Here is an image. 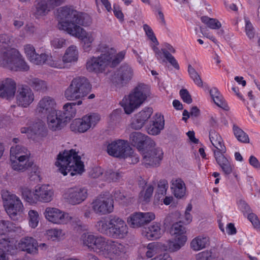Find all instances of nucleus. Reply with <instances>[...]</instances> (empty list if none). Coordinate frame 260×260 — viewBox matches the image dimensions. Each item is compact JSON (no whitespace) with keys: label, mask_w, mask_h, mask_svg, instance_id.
Here are the masks:
<instances>
[{"label":"nucleus","mask_w":260,"mask_h":260,"mask_svg":"<svg viewBox=\"0 0 260 260\" xmlns=\"http://www.w3.org/2000/svg\"><path fill=\"white\" fill-rule=\"evenodd\" d=\"M80 241L83 246L110 260H118L126 252L122 243L89 232L83 233Z\"/></svg>","instance_id":"1"},{"label":"nucleus","mask_w":260,"mask_h":260,"mask_svg":"<svg viewBox=\"0 0 260 260\" xmlns=\"http://www.w3.org/2000/svg\"><path fill=\"white\" fill-rule=\"evenodd\" d=\"M99 50L102 52L100 55L89 56L86 61L85 68L89 73L99 74L109 67H116L123 60L126 53L124 50L116 53L115 49L103 44L99 46Z\"/></svg>","instance_id":"2"},{"label":"nucleus","mask_w":260,"mask_h":260,"mask_svg":"<svg viewBox=\"0 0 260 260\" xmlns=\"http://www.w3.org/2000/svg\"><path fill=\"white\" fill-rule=\"evenodd\" d=\"M55 165L64 176L68 173L73 176L81 174L84 171L83 162L78 152L74 149L65 150L60 152L57 156Z\"/></svg>","instance_id":"3"},{"label":"nucleus","mask_w":260,"mask_h":260,"mask_svg":"<svg viewBox=\"0 0 260 260\" xmlns=\"http://www.w3.org/2000/svg\"><path fill=\"white\" fill-rule=\"evenodd\" d=\"M0 66L12 71H27L29 67L16 48L0 51Z\"/></svg>","instance_id":"4"},{"label":"nucleus","mask_w":260,"mask_h":260,"mask_svg":"<svg viewBox=\"0 0 260 260\" xmlns=\"http://www.w3.org/2000/svg\"><path fill=\"white\" fill-rule=\"evenodd\" d=\"M149 93L150 88L148 85L139 84L133 92L128 96H125L121 102L125 113L129 114L138 108L146 100Z\"/></svg>","instance_id":"5"},{"label":"nucleus","mask_w":260,"mask_h":260,"mask_svg":"<svg viewBox=\"0 0 260 260\" xmlns=\"http://www.w3.org/2000/svg\"><path fill=\"white\" fill-rule=\"evenodd\" d=\"M91 86L85 77H76L72 79L64 91V97L69 101L81 99L90 91Z\"/></svg>","instance_id":"6"},{"label":"nucleus","mask_w":260,"mask_h":260,"mask_svg":"<svg viewBox=\"0 0 260 260\" xmlns=\"http://www.w3.org/2000/svg\"><path fill=\"white\" fill-rule=\"evenodd\" d=\"M58 19V27L59 29L66 31L68 34L70 33V30L74 29L78 26L75 23L78 11L71 6H64L59 8L57 10Z\"/></svg>","instance_id":"7"},{"label":"nucleus","mask_w":260,"mask_h":260,"mask_svg":"<svg viewBox=\"0 0 260 260\" xmlns=\"http://www.w3.org/2000/svg\"><path fill=\"white\" fill-rule=\"evenodd\" d=\"M2 197L5 209L11 218L23 212L24 207L20 198L8 191H3Z\"/></svg>","instance_id":"8"},{"label":"nucleus","mask_w":260,"mask_h":260,"mask_svg":"<svg viewBox=\"0 0 260 260\" xmlns=\"http://www.w3.org/2000/svg\"><path fill=\"white\" fill-rule=\"evenodd\" d=\"M70 30L69 34L78 38L80 41L81 47L83 51L89 53L92 50L93 43L98 34V31H86L80 26Z\"/></svg>","instance_id":"9"},{"label":"nucleus","mask_w":260,"mask_h":260,"mask_svg":"<svg viewBox=\"0 0 260 260\" xmlns=\"http://www.w3.org/2000/svg\"><path fill=\"white\" fill-rule=\"evenodd\" d=\"M90 205L92 211L98 215H107L114 211V200L106 194H100L96 197Z\"/></svg>","instance_id":"10"},{"label":"nucleus","mask_w":260,"mask_h":260,"mask_svg":"<svg viewBox=\"0 0 260 260\" xmlns=\"http://www.w3.org/2000/svg\"><path fill=\"white\" fill-rule=\"evenodd\" d=\"M15 226L10 221L1 220H0V245H2L6 250L11 254H14L16 251V242L13 239L10 240L6 238V235L13 231H14Z\"/></svg>","instance_id":"11"},{"label":"nucleus","mask_w":260,"mask_h":260,"mask_svg":"<svg viewBox=\"0 0 260 260\" xmlns=\"http://www.w3.org/2000/svg\"><path fill=\"white\" fill-rule=\"evenodd\" d=\"M66 0H36L32 9V14L37 19L46 16L55 8L65 2Z\"/></svg>","instance_id":"12"},{"label":"nucleus","mask_w":260,"mask_h":260,"mask_svg":"<svg viewBox=\"0 0 260 260\" xmlns=\"http://www.w3.org/2000/svg\"><path fill=\"white\" fill-rule=\"evenodd\" d=\"M100 120L98 114L92 113L83 117L81 119H75L71 123L70 128L75 133H84L90 128L93 127Z\"/></svg>","instance_id":"13"},{"label":"nucleus","mask_w":260,"mask_h":260,"mask_svg":"<svg viewBox=\"0 0 260 260\" xmlns=\"http://www.w3.org/2000/svg\"><path fill=\"white\" fill-rule=\"evenodd\" d=\"M43 214L48 221L57 225L67 224L73 219L68 213L55 207L46 208Z\"/></svg>","instance_id":"14"},{"label":"nucleus","mask_w":260,"mask_h":260,"mask_svg":"<svg viewBox=\"0 0 260 260\" xmlns=\"http://www.w3.org/2000/svg\"><path fill=\"white\" fill-rule=\"evenodd\" d=\"M88 196V190L84 187L75 186L64 190L62 197L70 204L78 205L86 200Z\"/></svg>","instance_id":"15"},{"label":"nucleus","mask_w":260,"mask_h":260,"mask_svg":"<svg viewBox=\"0 0 260 260\" xmlns=\"http://www.w3.org/2000/svg\"><path fill=\"white\" fill-rule=\"evenodd\" d=\"M110 231L109 236L122 239L125 238L128 233V228L125 221L121 218L116 216H110Z\"/></svg>","instance_id":"16"},{"label":"nucleus","mask_w":260,"mask_h":260,"mask_svg":"<svg viewBox=\"0 0 260 260\" xmlns=\"http://www.w3.org/2000/svg\"><path fill=\"white\" fill-rule=\"evenodd\" d=\"M151 148L149 150H142V162L146 167L159 166L163 158L164 153L161 148Z\"/></svg>","instance_id":"17"},{"label":"nucleus","mask_w":260,"mask_h":260,"mask_svg":"<svg viewBox=\"0 0 260 260\" xmlns=\"http://www.w3.org/2000/svg\"><path fill=\"white\" fill-rule=\"evenodd\" d=\"M155 215L151 212H136L131 214L127 218V222L131 228H139L154 220Z\"/></svg>","instance_id":"18"},{"label":"nucleus","mask_w":260,"mask_h":260,"mask_svg":"<svg viewBox=\"0 0 260 260\" xmlns=\"http://www.w3.org/2000/svg\"><path fill=\"white\" fill-rule=\"evenodd\" d=\"M57 110V103L55 100L48 95L42 97L38 102L36 108V113L39 115L44 117L53 114Z\"/></svg>","instance_id":"19"},{"label":"nucleus","mask_w":260,"mask_h":260,"mask_svg":"<svg viewBox=\"0 0 260 260\" xmlns=\"http://www.w3.org/2000/svg\"><path fill=\"white\" fill-rule=\"evenodd\" d=\"M107 152L114 157L125 158L132 152V149L128 145L127 141L117 140L108 145Z\"/></svg>","instance_id":"20"},{"label":"nucleus","mask_w":260,"mask_h":260,"mask_svg":"<svg viewBox=\"0 0 260 260\" xmlns=\"http://www.w3.org/2000/svg\"><path fill=\"white\" fill-rule=\"evenodd\" d=\"M134 74V70L132 67L127 63H124L119 68L117 77H114L112 79V82L116 86H123L132 80Z\"/></svg>","instance_id":"21"},{"label":"nucleus","mask_w":260,"mask_h":260,"mask_svg":"<svg viewBox=\"0 0 260 260\" xmlns=\"http://www.w3.org/2000/svg\"><path fill=\"white\" fill-rule=\"evenodd\" d=\"M129 142L140 151L143 150L145 145L151 148L155 146V143L153 140L140 132L132 133L129 135Z\"/></svg>","instance_id":"22"},{"label":"nucleus","mask_w":260,"mask_h":260,"mask_svg":"<svg viewBox=\"0 0 260 260\" xmlns=\"http://www.w3.org/2000/svg\"><path fill=\"white\" fill-rule=\"evenodd\" d=\"M34 92L28 87H22L18 89L16 96L18 106L27 108L34 102Z\"/></svg>","instance_id":"23"},{"label":"nucleus","mask_w":260,"mask_h":260,"mask_svg":"<svg viewBox=\"0 0 260 260\" xmlns=\"http://www.w3.org/2000/svg\"><path fill=\"white\" fill-rule=\"evenodd\" d=\"M16 90V84L10 78L0 80V98L9 100L14 98Z\"/></svg>","instance_id":"24"},{"label":"nucleus","mask_w":260,"mask_h":260,"mask_svg":"<svg viewBox=\"0 0 260 260\" xmlns=\"http://www.w3.org/2000/svg\"><path fill=\"white\" fill-rule=\"evenodd\" d=\"M61 115V110H57L53 114L46 116L48 127L50 130L59 131L67 124V122Z\"/></svg>","instance_id":"25"},{"label":"nucleus","mask_w":260,"mask_h":260,"mask_svg":"<svg viewBox=\"0 0 260 260\" xmlns=\"http://www.w3.org/2000/svg\"><path fill=\"white\" fill-rule=\"evenodd\" d=\"M165 120L162 115L156 113L150 123L147 126L146 130L149 135L156 136L160 133L164 128Z\"/></svg>","instance_id":"26"},{"label":"nucleus","mask_w":260,"mask_h":260,"mask_svg":"<svg viewBox=\"0 0 260 260\" xmlns=\"http://www.w3.org/2000/svg\"><path fill=\"white\" fill-rule=\"evenodd\" d=\"M164 233L161 223L154 222L143 230L142 235L149 240H156L159 239Z\"/></svg>","instance_id":"27"},{"label":"nucleus","mask_w":260,"mask_h":260,"mask_svg":"<svg viewBox=\"0 0 260 260\" xmlns=\"http://www.w3.org/2000/svg\"><path fill=\"white\" fill-rule=\"evenodd\" d=\"M226 152H215L214 157L223 173L230 174L233 171V166L231 158L225 155Z\"/></svg>","instance_id":"28"},{"label":"nucleus","mask_w":260,"mask_h":260,"mask_svg":"<svg viewBox=\"0 0 260 260\" xmlns=\"http://www.w3.org/2000/svg\"><path fill=\"white\" fill-rule=\"evenodd\" d=\"M152 113V108H145L136 114L135 119L132 122V127L135 129H140L150 118Z\"/></svg>","instance_id":"29"},{"label":"nucleus","mask_w":260,"mask_h":260,"mask_svg":"<svg viewBox=\"0 0 260 260\" xmlns=\"http://www.w3.org/2000/svg\"><path fill=\"white\" fill-rule=\"evenodd\" d=\"M35 189L38 202L49 203L52 200L54 191L49 185L43 184Z\"/></svg>","instance_id":"30"},{"label":"nucleus","mask_w":260,"mask_h":260,"mask_svg":"<svg viewBox=\"0 0 260 260\" xmlns=\"http://www.w3.org/2000/svg\"><path fill=\"white\" fill-rule=\"evenodd\" d=\"M172 193L178 199H183L186 194V186L184 181L180 178H176L171 181Z\"/></svg>","instance_id":"31"},{"label":"nucleus","mask_w":260,"mask_h":260,"mask_svg":"<svg viewBox=\"0 0 260 260\" xmlns=\"http://www.w3.org/2000/svg\"><path fill=\"white\" fill-rule=\"evenodd\" d=\"M18 248L29 254L38 252V242L36 239L30 237L22 238L18 243Z\"/></svg>","instance_id":"32"},{"label":"nucleus","mask_w":260,"mask_h":260,"mask_svg":"<svg viewBox=\"0 0 260 260\" xmlns=\"http://www.w3.org/2000/svg\"><path fill=\"white\" fill-rule=\"evenodd\" d=\"M187 239L186 236H183L180 238H175L174 239L167 241L166 243L164 244L162 247L165 250L170 252H175L185 245Z\"/></svg>","instance_id":"33"},{"label":"nucleus","mask_w":260,"mask_h":260,"mask_svg":"<svg viewBox=\"0 0 260 260\" xmlns=\"http://www.w3.org/2000/svg\"><path fill=\"white\" fill-rule=\"evenodd\" d=\"M209 139L213 148L212 151L215 152H226V149L223 140L219 134L214 130H210L209 132Z\"/></svg>","instance_id":"34"},{"label":"nucleus","mask_w":260,"mask_h":260,"mask_svg":"<svg viewBox=\"0 0 260 260\" xmlns=\"http://www.w3.org/2000/svg\"><path fill=\"white\" fill-rule=\"evenodd\" d=\"M24 52L27 58L32 63L37 65H41V59L44 57L45 53L38 54L34 46L31 44L24 46Z\"/></svg>","instance_id":"35"},{"label":"nucleus","mask_w":260,"mask_h":260,"mask_svg":"<svg viewBox=\"0 0 260 260\" xmlns=\"http://www.w3.org/2000/svg\"><path fill=\"white\" fill-rule=\"evenodd\" d=\"M44 129V123L41 120H39L33 122L29 127H22L20 132L22 134H26L28 137L31 138L33 135H41Z\"/></svg>","instance_id":"36"},{"label":"nucleus","mask_w":260,"mask_h":260,"mask_svg":"<svg viewBox=\"0 0 260 260\" xmlns=\"http://www.w3.org/2000/svg\"><path fill=\"white\" fill-rule=\"evenodd\" d=\"M30 155V152L20 145L12 146L10 149V160L16 159L28 160Z\"/></svg>","instance_id":"37"},{"label":"nucleus","mask_w":260,"mask_h":260,"mask_svg":"<svg viewBox=\"0 0 260 260\" xmlns=\"http://www.w3.org/2000/svg\"><path fill=\"white\" fill-rule=\"evenodd\" d=\"M78 57L79 51L77 47L75 45H71L67 48L62 59L66 66L67 63H72L77 62Z\"/></svg>","instance_id":"38"},{"label":"nucleus","mask_w":260,"mask_h":260,"mask_svg":"<svg viewBox=\"0 0 260 260\" xmlns=\"http://www.w3.org/2000/svg\"><path fill=\"white\" fill-rule=\"evenodd\" d=\"M209 244V238L205 235H199L190 242V247L195 251L205 248Z\"/></svg>","instance_id":"39"},{"label":"nucleus","mask_w":260,"mask_h":260,"mask_svg":"<svg viewBox=\"0 0 260 260\" xmlns=\"http://www.w3.org/2000/svg\"><path fill=\"white\" fill-rule=\"evenodd\" d=\"M45 56L43 59H41V65L45 63L51 67L60 69L66 68L62 59H61L59 57L46 53H45Z\"/></svg>","instance_id":"40"},{"label":"nucleus","mask_w":260,"mask_h":260,"mask_svg":"<svg viewBox=\"0 0 260 260\" xmlns=\"http://www.w3.org/2000/svg\"><path fill=\"white\" fill-rule=\"evenodd\" d=\"M163 56L169 62L175 69H179V66L174 58V57L171 54L175 52V50L173 47L168 43H164L163 47L161 48Z\"/></svg>","instance_id":"41"},{"label":"nucleus","mask_w":260,"mask_h":260,"mask_svg":"<svg viewBox=\"0 0 260 260\" xmlns=\"http://www.w3.org/2000/svg\"><path fill=\"white\" fill-rule=\"evenodd\" d=\"M209 92L212 100L217 106L225 110H229L227 103L217 88H211Z\"/></svg>","instance_id":"42"},{"label":"nucleus","mask_w":260,"mask_h":260,"mask_svg":"<svg viewBox=\"0 0 260 260\" xmlns=\"http://www.w3.org/2000/svg\"><path fill=\"white\" fill-rule=\"evenodd\" d=\"M21 192L22 199L29 205H34L38 203L36 189L32 191L27 187H22Z\"/></svg>","instance_id":"43"},{"label":"nucleus","mask_w":260,"mask_h":260,"mask_svg":"<svg viewBox=\"0 0 260 260\" xmlns=\"http://www.w3.org/2000/svg\"><path fill=\"white\" fill-rule=\"evenodd\" d=\"M110 216L109 219L105 217L101 218L98 220L94 224V228L97 232L102 234H105L109 236L110 231Z\"/></svg>","instance_id":"44"},{"label":"nucleus","mask_w":260,"mask_h":260,"mask_svg":"<svg viewBox=\"0 0 260 260\" xmlns=\"http://www.w3.org/2000/svg\"><path fill=\"white\" fill-rule=\"evenodd\" d=\"M76 103H67L63 106V111H61V116L68 122L76 114Z\"/></svg>","instance_id":"45"},{"label":"nucleus","mask_w":260,"mask_h":260,"mask_svg":"<svg viewBox=\"0 0 260 260\" xmlns=\"http://www.w3.org/2000/svg\"><path fill=\"white\" fill-rule=\"evenodd\" d=\"M11 166L13 170L19 171H24L32 165L31 162L28 160L16 159L10 160Z\"/></svg>","instance_id":"46"},{"label":"nucleus","mask_w":260,"mask_h":260,"mask_svg":"<svg viewBox=\"0 0 260 260\" xmlns=\"http://www.w3.org/2000/svg\"><path fill=\"white\" fill-rule=\"evenodd\" d=\"M159 244L158 242H151L144 246L141 250L145 253L147 258H151L159 251Z\"/></svg>","instance_id":"47"},{"label":"nucleus","mask_w":260,"mask_h":260,"mask_svg":"<svg viewBox=\"0 0 260 260\" xmlns=\"http://www.w3.org/2000/svg\"><path fill=\"white\" fill-rule=\"evenodd\" d=\"M14 39L12 35L6 34L0 35V51L12 48Z\"/></svg>","instance_id":"48"},{"label":"nucleus","mask_w":260,"mask_h":260,"mask_svg":"<svg viewBox=\"0 0 260 260\" xmlns=\"http://www.w3.org/2000/svg\"><path fill=\"white\" fill-rule=\"evenodd\" d=\"M233 131L234 134L238 141L243 143H248L249 142V138L248 135L239 127L236 125H234L233 127Z\"/></svg>","instance_id":"49"},{"label":"nucleus","mask_w":260,"mask_h":260,"mask_svg":"<svg viewBox=\"0 0 260 260\" xmlns=\"http://www.w3.org/2000/svg\"><path fill=\"white\" fill-rule=\"evenodd\" d=\"M29 84L35 90L43 92L47 90V85L45 81L38 78L30 80Z\"/></svg>","instance_id":"50"},{"label":"nucleus","mask_w":260,"mask_h":260,"mask_svg":"<svg viewBox=\"0 0 260 260\" xmlns=\"http://www.w3.org/2000/svg\"><path fill=\"white\" fill-rule=\"evenodd\" d=\"M186 230L185 227L180 222L174 223L170 229V233L175 238H180L185 235Z\"/></svg>","instance_id":"51"},{"label":"nucleus","mask_w":260,"mask_h":260,"mask_svg":"<svg viewBox=\"0 0 260 260\" xmlns=\"http://www.w3.org/2000/svg\"><path fill=\"white\" fill-rule=\"evenodd\" d=\"M202 22L212 29H218L221 27V23L215 18H211L208 16H202L201 18Z\"/></svg>","instance_id":"52"},{"label":"nucleus","mask_w":260,"mask_h":260,"mask_svg":"<svg viewBox=\"0 0 260 260\" xmlns=\"http://www.w3.org/2000/svg\"><path fill=\"white\" fill-rule=\"evenodd\" d=\"M78 14L75 23L76 25L78 26L80 25L83 26H88L91 24L92 20L89 15L79 12H78Z\"/></svg>","instance_id":"53"},{"label":"nucleus","mask_w":260,"mask_h":260,"mask_svg":"<svg viewBox=\"0 0 260 260\" xmlns=\"http://www.w3.org/2000/svg\"><path fill=\"white\" fill-rule=\"evenodd\" d=\"M48 238L52 241L60 240L65 235L62 230L57 228L51 229L46 231Z\"/></svg>","instance_id":"54"},{"label":"nucleus","mask_w":260,"mask_h":260,"mask_svg":"<svg viewBox=\"0 0 260 260\" xmlns=\"http://www.w3.org/2000/svg\"><path fill=\"white\" fill-rule=\"evenodd\" d=\"M122 176V174L119 171H114L112 170H107L104 172L103 180L107 181H117Z\"/></svg>","instance_id":"55"},{"label":"nucleus","mask_w":260,"mask_h":260,"mask_svg":"<svg viewBox=\"0 0 260 260\" xmlns=\"http://www.w3.org/2000/svg\"><path fill=\"white\" fill-rule=\"evenodd\" d=\"M28 219L29 226L31 228H36L39 224V214L35 210H30L28 212Z\"/></svg>","instance_id":"56"},{"label":"nucleus","mask_w":260,"mask_h":260,"mask_svg":"<svg viewBox=\"0 0 260 260\" xmlns=\"http://www.w3.org/2000/svg\"><path fill=\"white\" fill-rule=\"evenodd\" d=\"M143 183L146 185L145 190H142L140 193V198L143 201L147 202L149 201L153 192V187L151 184H146L144 181Z\"/></svg>","instance_id":"57"},{"label":"nucleus","mask_w":260,"mask_h":260,"mask_svg":"<svg viewBox=\"0 0 260 260\" xmlns=\"http://www.w3.org/2000/svg\"><path fill=\"white\" fill-rule=\"evenodd\" d=\"M188 72L190 77L192 79L194 83L198 86L202 87L203 82L201 77L195 69L190 65L188 67Z\"/></svg>","instance_id":"58"},{"label":"nucleus","mask_w":260,"mask_h":260,"mask_svg":"<svg viewBox=\"0 0 260 260\" xmlns=\"http://www.w3.org/2000/svg\"><path fill=\"white\" fill-rule=\"evenodd\" d=\"M143 28L148 38L155 45H158L159 43L151 27L148 24H145L143 25Z\"/></svg>","instance_id":"59"},{"label":"nucleus","mask_w":260,"mask_h":260,"mask_svg":"<svg viewBox=\"0 0 260 260\" xmlns=\"http://www.w3.org/2000/svg\"><path fill=\"white\" fill-rule=\"evenodd\" d=\"M104 172L103 169L100 167L92 168L89 172V175L93 178H98L103 180Z\"/></svg>","instance_id":"60"},{"label":"nucleus","mask_w":260,"mask_h":260,"mask_svg":"<svg viewBox=\"0 0 260 260\" xmlns=\"http://www.w3.org/2000/svg\"><path fill=\"white\" fill-rule=\"evenodd\" d=\"M168 188V181L165 179L160 180L157 185V193L158 194L165 195Z\"/></svg>","instance_id":"61"},{"label":"nucleus","mask_w":260,"mask_h":260,"mask_svg":"<svg viewBox=\"0 0 260 260\" xmlns=\"http://www.w3.org/2000/svg\"><path fill=\"white\" fill-rule=\"evenodd\" d=\"M66 45V41L62 38H55L51 41V47L54 49H60Z\"/></svg>","instance_id":"62"},{"label":"nucleus","mask_w":260,"mask_h":260,"mask_svg":"<svg viewBox=\"0 0 260 260\" xmlns=\"http://www.w3.org/2000/svg\"><path fill=\"white\" fill-rule=\"evenodd\" d=\"M197 260H215L212 253L210 251H204L199 253L196 255Z\"/></svg>","instance_id":"63"},{"label":"nucleus","mask_w":260,"mask_h":260,"mask_svg":"<svg viewBox=\"0 0 260 260\" xmlns=\"http://www.w3.org/2000/svg\"><path fill=\"white\" fill-rule=\"evenodd\" d=\"M245 21L246 34L250 39H252L254 36L253 26L248 19H245Z\"/></svg>","instance_id":"64"}]
</instances>
